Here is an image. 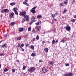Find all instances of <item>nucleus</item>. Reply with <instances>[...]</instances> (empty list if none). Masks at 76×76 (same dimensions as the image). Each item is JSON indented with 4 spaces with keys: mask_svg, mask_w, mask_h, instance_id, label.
Listing matches in <instances>:
<instances>
[{
    "mask_svg": "<svg viewBox=\"0 0 76 76\" xmlns=\"http://www.w3.org/2000/svg\"><path fill=\"white\" fill-rule=\"evenodd\" d=\"M25 2H28V0H25Z\"/></svg>",
    "mask_w": 76,
    "mask_h": 76,
    "instance_id": "obj_54",
    "label": "nucleus"
},
{
    "mask_svg": "<svg viewBox=\"0 0 76 76\" xmlns=\"http://www.w3.org/2000/svg\"><path fill=\"white\" fill-rule=\"evenodd\" d=\"M34 17V16H32L33 18L31 19V20H32L30 22V25H32V23L35 22V16Z\"/></svg>",
    "mask_w": 76,
    "mask_h": 76,
    "instance_id": "obj_3",
    "label": "nucleus"
},
{
    "mask_svg": "<svg viewBox=\"0 0 76 76\" xmlns=\"http://www.w3.org/2000/svg\"><path fill=\"white\" fill-rule=\"evenodd\" d=\"M64 4H66V5H67V1L64 2Z\"/></svg>",
    "mask_w": 76,
    "mask_h": 76,
    "instance_id": "obj_39",
    "label": "nucleus"
},
{
    "mask_svg": "<svg viewBox=\"0 0 76 76\" xmlns=\"http://www.w3.org/2000/svg\"><path fill=\"white\" fill-rule=\"evenodd\" d=\"M7 33L5 35H4V37L5 38H6V37H7Z\"/></svg>",
    "mask_w": 76,
    "mask_h": 76,
    "instance_id": "obj_43",
    "label": "nucleus"
},
{
    "mask_svg": "<svg viewBox=\"0 0 76 76\" xmlns=\"http://www.w3.org/2000/svg\"><path fill=\"white\" fill-rule=\"evenodd\" d=\"M21 39H22L21 37H19L17 39L18 41V40H21Z\"/></svg>",
    "mask_w": 76,
    "mask_h": 76,
    "instance_id": "obj_21",
    "label": "nucleus"
},
{
    "mask_svg": "<svg viewBox=\"0 0 76 76\" xmlns=\"http://www.w3.org/2000/svg\"><path fill=\"white\" fill-rule=\"evenodd\" d=\"M67 10H65L64 11L63 13L64 14V13H66V12H67Z\"/></svg>",
    "mask_w": 76,
    "mask_h": 76,
    "instance_id": "obj_29",
    "label": "nucleus"
},
{
    "mask_svg": "<svg viewBox=\"0 0 76 76\" xmlns=\"http://www.w3.org/2000/svg\"><path fill=\"white\" fill-rule=\"evenodd\" d=\"M61 41L63 43H64V42H65V41L64 40H61Z\"/></svg>",
    "mask_w": 76,
    "mask_h": 76,
    "instance_id": "obj_41",
    "label": "nucleus"
},
{
    "mask_svg": "<svg viewBox=\"0 0 76 76\" xmlns=\"http://www.w3.org/2000/svg\"><path fill=\"white\" fill-rule=\"evenodd\" d=\"M75 56H76V54H75Z\"/></svg>",
    "mask_w": 76,
    "mask_h": 76,
    "instance_id": "obj_64",
    "label": "nucleus"
},
{
    "mask_svg": "<svg viewBox=\"0 0 76 76\" xmlns=\"http://www.w3.org/2000/svg\"><path fill=\"white\" fill-rule=\"evenodd\" d=\"M26 36H25V38H26Z\"/></svg>",
    "mask_w": 76,
    "mask_h": 76,
    "instance_id": "obj_62",
    "label": "nucleus"
},
{
    "mask_svg": "<svg viewBox=\"0 0 76 76\" xmlns=\"http://www.w3.org/2000/svg\"><path fill=\"white\" fill-rule=\"evenodd\" d=\"M49 64L50 65V66H53L54 63L52 62H50L49 63Z\"/></svg>",
    "mask_w": 76,
    "mask_h": 76,
    "instance_id": "obj_16",
    "label": "nucleus"
},
{
    "mask_svg": "<svg viewBox=\"0 0 76 76\" xmlns=\"http://www.w3.org/2000/svg\"><path fill=\"white\" fill-rule=\"evenodd\" d=\"M52 18H54L55 17V14H52L51 15Z\"/></svg>",
    "mask_w": 76,
    "mask_h": 76,
    "instance_id": "obj_31",
    "label": "nucleus"
},
{
    "mask_svg": "<svg viewBox=\"0 0 76 76\" xmlns=\"http://www.w3.org/2000/svg\"><path fill=\"white\" fill-rule=\"evenodd\" d=\"M52 23H54L53 22H52Z\"/></svg>",
    "mask_w": 76,
    "mask_h": 76,
    "instance_id": "obj_63",
    "label": "nucleus"
},
{
    "mask_svg": "<svg viewBox=\"0 0 76 76\" xmlns=\"http://www.w3.org/2000/svg\"><path fill=\"white\" fill-rule=\"evenodd\" d=\"M3 42V40H2L1 41H0V43H1V42Z\"/></svg>",
    "mask_w": 76,
    "mask_h": 76,
    "instance_id": "obj_57",
    "label": "nucleus"
},
{
    "mask_svg": "<svg viewBox=\"0 0 76 76\" xmlns=\"http://www.w3.org/2000/svg\"><path fill=\"white\" fill-rule=\"evenodd\" d=\"M55 15H57V13H55Z\"/></svg>",
    "mask_w": 76,
    "mask_h": 76,
    "instance_id": "obj_61",
    "label": "nucleus"
},
{
    "mask_svg": "<svg viewBox=\"0 0 76 76\" xmlns=\"http://www.w3.org/2000/svg\"><path fill=\"white\" fill-rule=\"evenodd\" d=\"M23 4H25V5L27 6H29V4H28L27 3L24 2H23Z\"/></svg>",
    "mask_w": 76,
    "mask_h": 76,
    "instance_id": "obj_14",
    "label": "nucleus"
},
{
    "mask_svg": "<svg viewBox=\"0 0 76 76\" xmlns=\"http://www.w3.org/2000/svg\"><path fill=\"white\" fill-rule=\"evenodd\" d=\"M1 64H0V68H1Z\"/></svg>",
    "mask_w": 76,
    "mask_h": 76,
    "instance_id": "obj_58",
    "label": "nucleus"
},
{
    "mask_svg": "<svg viewBox=\"0 0 76 76\" xmlns=\"http://www.w3.org/2000/svg\"><path fill=\"white\" fill-rule=\"evenodd\" d=\"M8 70H9V69H4V72H7V71H8Z\"/></svg>",
    "mask_w": 76,
    "mask_h": 76,
    "instance_id": "obj_25",
    "label": "nucleus"
},
{
    "mask_svg": "<svg viewBox=\"0 0 76 76\" xmlns=\"http://www.w3.org/2000/svg\"><path fill=\"white\" fill-rule=\"evenodd\" d=\"M16 61L17 62H19V60H17Z\"/></svg>",
    "mask_w": 76,
    "mask_h": 76,
    "instance_id": "obj_56",
    "label": "nucleus"
},
{
    "mask_svg": "<svg viewBox=\"0 0 76 76\" xmlns=\"http://www.w3.org/2000/svg\"><path fill=\"white\" fill-rule=\"evenodd\" d=\"M66 76H69V74H65Z\"/></svg>",
    "mask_w": 76,
    "mask_h": 76,
    "instance_id": "obj_50",
    "label": "nucleus"
},
{
    "mask_svg": "<svg viewBox=\"0 0 76 76\" xmlns=\"http://www.w3.org/2000/svg\"><path fill=\"white\" fill-rule=\"evenodd\" d=\"M33 40V41H35V38H34Z\"/></svg>",
    "mask_w": 76,
    "mask_h": 76,
    "instance_id": "obj_51",
    "label": "nucleus"
},
{
    "mask_svg": "<svg viewBox=\"0 0 76 76\" xmlns=\"http://www.w3.org/2000/svg\"><path fill=\"white\" fill-rule=\"evenodd\" d=\"M0 47L2 48V46H1V45H0Z\"/></svg>",
    "mask_w": 76,
    "mask_h": 76,
    "instance_id": "obj_59",
    "label": "nucleus"
},
{
    "mask_svg": "<svg viewBox=\"0 0 76 76\" xmlns=\"http://www.w3.org/2000/svg\"><path fill=\"white\" fill-rule=\"evenodd\" d=\"M36 69L34 67H31L28 69V71L30 73H32L34 71H35Z\"/></svg>",
    "mask_w": 76,
    "mask_h": 76,
    "instance_id": "obj_2",
    "label": "nucleus"
},
{
    "mask_svg": "<svg viewBox=\"0 0 76 76\" xmlns=\"http://www.w3.org/2000/svg\"><path fill=\"white\" fill-rule=\"evenodd\" d=\"M37 7L35 6L33 8L31 9V12L33 13H35L36 12L35 11V9H36Z\"/></svg>",
    "mask_w": 76,
    "mask_h": 76,
    "instance_id": "obj_4",
    "label": "nucleus"
},
{
    "mask_svg": "<svg viewBox=\"0 0 76 76\" xmlns=\"http://www.w3.org/2000/svg\"><path fill=\"white\" fill-rule=\"evenodd\" d=\"M0 56H1V57L2 56H4V53L0 54Z\"/></svg>",
    "mask_w": 76,
    "mask_h": 76,
    "instance_id": "obj_35",
    "label": "nucleus"
},
{
    "mask_svg": "<svg viewBox=\"0 0 76 76\" xmlns=\"http://www.w3.org/2000/svg\"><path fill=\"white\" fill-rule=\"evenodd\" d=\"M16 9H17V8L15 7L12 10H13V11H15V10H16Z\"/></svg>",
    "mask_w": 76,
    "mask_h": 76,
    "instance_id": "obj_40",
    "label": "nucleus"
},
{
    "mask_svg": "<svg viewBox=\"0 0 76 76\" xmlns=\"http://www.w3.org/2000/svg\"><path fill=\"white\" fill-rule=\"evenodd\" d=\"M70 66V64H65V66L66 67H67L68 66Z\"/></svg>",
    "mask_w": 76,
    "mask_h": 76,
    "instance_id": "obj_26",
    "label": "nucleus"
},
{
    "mask_svg": "<svg viewBox=\"0 0 76 76\" xmlns=\"http://www.w3.org/2000/svg\"><path fill=\"white\" fill-rule=\"evenodd\" d=\"M26 47H28V46H29V44H26Z\"/></svg>",
    "mask_w": 76,
    "mask_h": 76,
    "instance_id": "obj_48",
    "label": "nucleus"
},
{
    "mask_svg": "<svg viewBox=\"0 0 76 76\" xmlns=\"http://www.w3.org/2000/svg\"><path fill=\"white\" fill-rule=\"evenodd\" d=\"M15 24V23L14 22H12L11 23V26H13Z\"/></svg>",
    "mask_w": 76,
    "mask_h": 76,
    "instance_id": "obj_22",
    "label": "nucleus"
},
{
    "mask_svg": "<svg viewBox=\"0 0 76 76\" xmlns=\"http://www.w3.org/2000/svg\"><path fill=\"white\" fill-rule=\"evenodd\" d=\"M21 48L22 49V50H20L21 51H25V49L22 48Z\"/></svg>",
    "mask_w": 76,
    "mask_h": 76,
    "instance_id": "obj_38",
    "label": "nucleus"
},
{
    "mask_svg": "<svg viewBox=\"0 0 76 76\" xmlns=\"http://www.w3.org/2000/svg\"><path fill=\"white\" fill-rule=\"evenodd\" d=\"M24 30L25 28H19L18 31L19 32H23V31H24Z\"/></svg>",
    "mask_w": 76,
    "mask_h": 76,
    "instance_id": "obj_6",
    "label": "nucleus"
},
{
    "mask_svg": "<svg viewBox=\"0 0 76 76\" xmlns=\"http://www.w3.org/2000/svg\"><path fill=\"white\" fill-rule=\"evenodd\" d=\"M10 5L11 6H13L14 5H15V3L14 2H12L10 3Z\"/></svg>",
    "mask_w": 76,
    "mask_h": 76,
    "instance_id": "obj_17",
    "label": "nucleus"
},
{
    "mask_svg": "<svg viewBox=\"0 0 76 76\" xmlns=\"http://www.w3.org/2000/svg\"><path fill=\"white\" fill-rule=\"evenodd\" d=\"M44 43H45V41H42V44H44Z\"/></svg>",
    "mask_w": 76,
    "mask_h": 76,
    "instance_id": "obj_53",
    "label": "nucleus"
},
{
    "mask_svg": "<svg viewBox=\"0 0 76 76\" xmlns=\"http://www.w3.org/2000/svg\"><path fill=\"white\" fill-rule=\"evenodd\" d=\"M44 51L46 53H48V49L47 48H46L44 49Z\"/></svg>",
    "mask_w": 76,
    "mask_h": 76,
    "instance_id": "obj_13",
    "label": "nucleus"
},
{
    "mask_svg": "<svg viewBox=\"0 0 76 76\" xmlns=\"http://www.w3.org/2000/svg\"><path fill=\"white\" fill-rule=\"evenodd\" d=\"M32 32H33V33H35V31L34 30H33Z\"/></svg>",
    "mask_w": 76,
    "mask_h": 76,
    "instance_id": "obj_52",
    "label": "nucleus"
},
{
    "mask_svg": "<svg viewBox=\"0 0 76 76\" xmlns=\"http://www.w3.org/2000/svg\"><path fill=\"white\" fill-rule=\"evenodd\" d=\"M20 16H23L24 18H25L26 21L28 22L29 20V18L27 15H26V12L25 11H24L22 12H20Z\"/></svg>",
    "mask_w": 76,
    "mask_h": 76,
    "instance_id": "obj_1",
    "label": "nucleus"
},
{
    "mask_svg": "<svg viewBox=\"0 0 76 76\" xmlns=\"http://www.w3.org/2000/svg\"><path fill=\"white\" fill-rule=\"evenodd\" d=\"M63 3L60 4V6H63Z\"/></svg>",
    "mask_w": 76,
    "mask_h": 76,
    "instance_id": "obj_45",
    "label": "nucleus"
},
{
    "mask_svg": "<svg viewBox=\"0 0 76 76\" xmlns=\"http://www.w3.org/2000/svg\"><path fill=\"white\" fill-rule=\"evenodd\" d=\"M30 47L32 50H34V46L32 45L30 46Z\"/></svg>",
    "mask_w": 76,
    "mask_h": 76,
    "instance_id": "obj_19",
    "label": "nucleus"
},
{
    "mask_svg": "<svg viewBox=\"0 0 76 76\" xmlns=\"http://www.w3.org/2000/svg\"><path fill=\"white\" fill-rule=\"evenodd\" d=\"M9 10L7 9H4V12L5 13H9Z\"/></svg>",
    "mask_w": 76,
    "mask_h": 76,
    "instance_id": "obj_8",
    "label": "nucleus"
},
{
    "mask_svg": "<svg viewBox=\"0 0 76 76\" xmlns=\"http://www.w3.org/2000/svg\"><path fill=\"white\" fill-rule=\"evenodd\" d=\"M76 20L75 19H73L72 20V22H75V21Z\"/></svg>",
    "mask_w": 76,
    "mask_h": 76,
    "instance_id": "obj_44",
    "label": "nucleus"
},
{
    "mask_svg": "<svg viewBox=\"0 0 76 76\" xmlns=\"http://www.w3.org/2000/svg\"><path fill=\"white\" fill-rule=\"evenodd\" d=\"M42 60L41 59L39 61V63H41V62H42Z\"/></svg>",
    "mask_w": 76,
    "mask_h": 76,
    "instance_id": "obj_46",
    "label": "nucleus"
},
{
    "mask_svg": "<svg viewBox=\"0 0 76 76\" xmlns=\"http://www.w3.org/2000/svg\"><path fill=\"white\" fill-rule=\"evenodd\" d=\"M14 12L15 14L16 15H18V11L16 10H15L14 11Z\"/></svg>",
    "mask_w": 76,
    "mask_h": 76,
    "instance_id": "obj_15",
    "label": "nucleus"
},
{
    "mask_svg": "<svg viewBox=\"0 0 76 76\" xmlns=\"http://www.w3.org/2000/svg\"><path fill=\"white\" fill-rule=\"evenodd\" d=\"M20 44L18 43V44L17 45V47H18V48H19V47H20Z\"/></svg>",
    "mask_w": 76,
    "mask_h": 76,
    "instance_id": "obj_32",
    "label": "nucleus"
},
{
    "mask_svg": "<svg viewBox=\"0 0 76 76\" xmlns=\"http://www.w3.org/2000/svg\"><path fill=\"white\" fill-rule=\"evenodd\" d=\"M13 16H14V13H13V12H12L11 13V15H10V18H12L13 17Z\"/></svg>",
    "mask_w": 76,
    "mask_h": 76,
    "instance_id": "obj_9",
    "label": "nucleus"
},
{
    "mask_svg": "<svg viewBox=\"0 0 76 76\" xmlns=\"http://www.w3.org/2000/svg\"><path fill=\"white\" fill-rule=\"evenodd\" d=\"M6 44H4L2 46V48H4V47H6Z\"/></svg>",
    "mask_w": 76,
    "mask_h": 76,
    "instance_id": "obj_12",
    "label": "nucleus"
},
{
    "mask_svg": "<svg viewBox=\"0 0 76 76\" xmlns=\"http://www.w3.org/2000/svg\"><path fill=\"white\" fill-rule=\"evenodd\" d=\"M26 20L24 18L23 19V21H22V23H24L25 22V21Z\"/></svg>",
    "mask_w": 76,
    "mask_h": 76,
    "instance_id": "obj_28",
    "label": "nucleus"
},
{
    "mask_svg": "<svg viewBox=\"0 0 76 76\" xmlns=\"http://www.w3.org/2000/svg\"><path fill=\"white\" fill-rule=\"evenodd\" d=\"M38 30L39 31L41 30V26H39L38 28Z\"/></svg>",
    "mask_w": 76,
    "mask_h": 76,
    "instance_id": "obj_30",
    "label": "nucleus"
},
{
    "mask_svg": "<svg viewBox=\"0 0 76 76\" xmlns=\"http://www.w3.org/2000/svg\"><path fill=\"white\" fill-rule=\"evenodd\" d=\"M31 27H29L28 29V31H31Z\"/></svg>",
    "mask_w": 76,
    "mask_h": 76,
    "instance_id": "obj_34",
    "label": "nucleus"
},
{
    "mask_svg": "<svg viewBox=\"0 0 76 76\" xmlns=\"http://www.w3.org/2000/svg\"><path fill=\"white\" fill-rule=\"evenodd\" d=\"M23 46H24V44L23 43H22L20 46V48H22V47H23Z\"/></svg>",
    "mask_w": 76,
    "mask_h": 76,
    "instance_id": "obj_18",
    "label": "nucleus"
},
{
    "mask_svg": "<svg viewBox=\"0 0 76 76\" xmlns=\"http://www.w3.org/2000/svg\"><path fill=\"white\" fill-rule=\"evenodd\" d=\"M1 13H4V10H2L1 11Z\"/></svg>",
    "mask_w": 76,
    "mask_h": 76,
    "instance_id": "obj_36",
    "label": "nucleus"
},
{
    "mask_svg": "<svg viewBox=\"0 0 76 76\" xmlns=\"http://www.w3.org/2000/svg\"><path fill=\"white\" fill-rule=\"evenodd\" d=\"M37 18L38 19H41L42 18V16L40 15H39L37 16Z\"/></svg>",
    "mask_w": 76,
    "mask_h": 76,
    "instance_id": "obj_11",
    "label": "nucleus"
},
{
    "mask_svg": "<svg viewBox=\"0 0 76 76\" xmlns=\"http://www.w3.org/2000/svg\"><path fill=\"white\" fill-rule=\"evenodd\" d=\"M26 69V66H23V70H25Z\"/></svg>",
    "mask_w": 76,
    "mask_h": 76,
    "instance_id": "obj_24",
    "label": "nucleus"
},
{
    "mask_svg": "<svg viewBox=\"0 0 76 76\" xmlns=\"http://www.w3.org/2000/svg\"><path fill=\"white\" fill-rule=\"evenodd\" d=\"M53 20H54L55 21V22H57V19H56L55 18H53Z\"/></svg>",
    "mask_w": 76,
    "mask_h": 76,
    "instance_id": "obj_42",
    "label": "nucleus"
},
{
    "mask_svg": "<svg viewBox=\"0 0 76 76\" xmlns=\"http://www.w3.org/2000/svg\"><path fill=\"white\" fill-rule=\"evenodd\" d=\"M58 42V40H57L55 41V43L57 44Z\"/></svg>",
    "mask_w": 76,
    "mask_h": 76,
    "instance_id": "obj_47",
    "label": "nucleus"
},
{
    "mask_svg": "<svg viewBox=\"0 0 76 76\" xmlns=\"http://www.w3.org/2000/svg\"><path fill=\"white\" fill-rule=\"evenodd\" d=\"M36 56V53L34 52L32 53L31 54V56L32 57H35Z\"/></svg>",
    "mask_w": 76,
    "mask_h": 76,
    "instance_id": "obj_10",
    "label": "nucleus"
},
{
    "mask_svg": "<svg viewBox=\"0 0 76 76\" xmlns=\"http://www.w3.org/2000/svg\"><path fill=\"white\" fill-rule=\"evenodd\" d=\"M55 42V41L54 40H53L52 41V44H54V43Z\"/></svg>",
    "mask_w": 76,
    "mask_h": 76,
    "instance_id": "obj_23",
    "label": "nucleus"
},
{
    "mask_svg": "<svg viewBox=\"0 0 76 76\" xmlns=\"http://www.w3.org/2000/svg\"><path fill=\"white\" fill-rule=\"evenodd\" d=\"M75 0H73V1H72V2L73 3H72V4H74V3H75Z\"/></svg>",
    "mask_w": 76,
    "mask_h": 76,
    "instance_id": "obj_49",
    "label": "nucleus"
},
{
    "mask_svg": "<svg viewBox=\"0 0 76 76\" xmlns=\"http://www.w3.org/2000/svg\"><path fill=\"white\" fill-rule=\"evenodd\" d=\"M47 72V69L44 67H43L42 69V73H46Z\"/></svg>",
    "mask_w": 76,
    "mask_h": 76,
    "instance_id": "obj_7",
    "label": "nucleus"
},
{
    "mask_svg": "<svg viewBox=\"0 0 76 76\" xmlns=\"http://www.w3.org/2000/svg\"><path fill=\"white\" fill-rule=\"evenodd\" d=\"M74 18H76V15H75L74 16Z\"/></svg>",
    "mask_w": 76,
    "mask_h": 76,
    "instance_id": "obj_55",
    "label": "nucleus"
},
{
    "mask_svg": "<svg viewBox=\"0 0 76 76\" xmlns=\"http://www.w3.org/2000/svg\"><path fill=\"white\" fill-rule=\"evenodd\" d=\"M69 76H73V74L72 73H69L68 74Z\"/></svg>",
    "mask_w": 76,
    "mask_h": 76,
    "instance_id": "obj_27",
    "label": "nucleus"
},
{
    "mask_svg": "<svg viewBox=\"0 0 76 76\" xmlns=\"http://www.w3.org/2000/svg\"><path fill=\"white\" fill-rule=\"evenodd\" d=\"M66 29L68 31H70L71 29V28L69 25H67L66 27Z\"/></svg>",
    "mask_w": 76,
    "mask_h": 76,
    "instance_id": "obj_5",
    "label": "nucleus"
},
{
    "mask_svg": "<svg viewBox=\"0 0 76 76\" xmlns=\"http://www.w3.org/2000/svg\"><path fill=\"white\" fill-rule=\"evenodd\" d=\"M45 31H44V32L43 33L44 34H45Z\"/></svg>",
    "mask_w": 76,
    "mask_h": 76,
    "instance_id": "obj_60",
    "label": "nucleus"
},
{
    "mask_svg": "<svg viewBox=\"0 0 76 76\" xmlns=\"http://www.w3.org/2000/svg\"><path fill=\"white\" fill-rule=\"evenodd\" d=\"M12 71L13 73H14V72H15L16 70L15 69H13L12 70Z\"/></svg>",
    "mask_w": 76,
    "mask_h": 76,
    "instance_id": "obj_33",
    "label": "nucleus"
},
{
    "mask_svg": "<svg viewBox=\"0 0 76 76\" xmlns=\"http://www.w3.org/2000/svg\"><path fill=\"white\" fill-rule=\"evenodd\" d=\"M39 22H38L37 23H36L35 25H39Z\"/></svg>",
    "mask_w": 76,
    "mask_h": 76,
    "instance_id": "obj_37",
    "label": "nucleus"
},
{
    "mask_svg": "<svg viewBox=\"0 0 76 76\" xmlns=\"http://www.w3.org/2000/svg\"><path fill=\"white\" fill-rule=\"evenodd\" d=\"M36 39L37 40H38V39H39V36H38V35H37Z\"/></svg>",
    "mask_w": 76,
    "mask_h": 76,
    "instance_id": "obj_20",
    "label": "nucleus"
}]
</instances>
